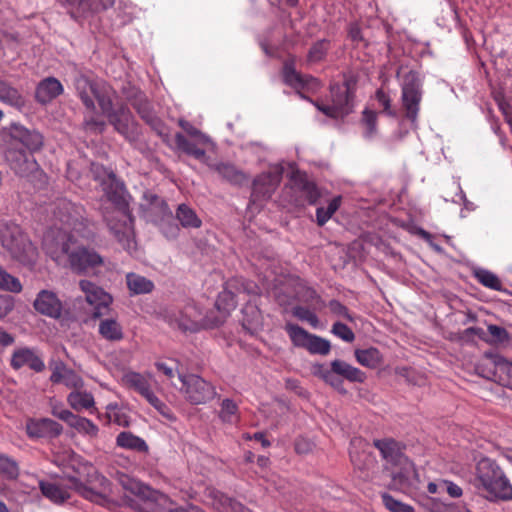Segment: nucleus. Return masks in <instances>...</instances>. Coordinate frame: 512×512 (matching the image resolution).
I'll list each match as a JSON object with an SVG mask.
<instances>
[{"label":"nucleus","instance_id":"13d9d810","mask_svg":"<svg viewBox=\"0 0 512 512\" xmlns=\"http://www.w3.org/2000/svg\"><path fill=\"white\" fill-rule=\"evenodd\" d=\"M84 126L87 131L93 133H102L105 129L106 124L104 121L95 118L93 115H86Z\"/></svg>","mask_w":512,"mask_h":512},{"label":"nucleus","instance_id":"412c9836","mask_svg":"<svg viewBox=\"0 0 512 512\" xmlns=\"http://www.w3.org/2000/svg\"><path fill=\"white\" fill-rule=\"evenodd\" d=\"M26 431L31 438L55 437L61 434L62 426L49 418L31 419L26 424Z\"/></svg>","mask_w":512,"mask_h":512},{"label":"nucleus","instance_id":"58836bf2","mask_svg":"<svg viewBox=\"0 0 512 512\" xmlns=\"http://www.w3.org/2000/svg\"><path fill=\"white\" fill-rule=\"evenodd\" d=\"M0 290L12 293H19L22 291V284L20 280L8 273L0 266Z\"/></svg>","mask_w":512,"mask_h":512},{"label":"nucleus","instance_id":"6e6d98bb","mask_svg":"<svg viewBox=\"0 0 512 512\" xmlns=\"http://www.w3.org/2000/svg\"><path fill=\"white\" fill-rule=\"evenodd\" d=\"M135 108L137 109L138 113L141 115V117L148 122L149 124L156 126L158 124V119L154 115V113L151 111L149 104L145 101L144 103L139 102L135 103Z\"/></svg>","mask_w":512,"mask_h":512},{"label":"nucleus","instance_id":"09e8293b","mask_svg":"<svg viewBox=\"0 0 512 512\" xmlns=\"http://www.w3.org/2000/svg\"><path fill=\"white\" fill-rule=\"evenodd\" d=\"M292 313L299 320L308 322L314 328L319 324L317 315L305 307L296 306L293 308Z\"/></svg>","mask_w":512,"mask_h":512},{"label":"nucleus","instance_id":"ddd939ff","mask_svg":"<svg viewBox=\"0 0 512 512\" xmlns=\"http://www.w3.org/2000/svg\"><path fill=\"white\" fill-rule=\"evenodd\" d=\"M167 319L170 325L184 331H197L209 325L200 309L193 304L187 305L183 310L171 311Z\"/></svg>","mask_w":512,"mask_h":512},{"label":"nucleus","instance_id":"f704fd0d","mask_svg":"<svg viewBox=\"0 0 512 512\" xmlns=\"http://www.w3.org/2000/svg\"><path fill=\"white\" fill-rule=\"evenodd\" d=\"M176 217L185 228H199L202 223L195 211L186 204L178 206Z\"/></svg>","mask_w":512,"mask_h":512},{"label":"nucleus","instance_id":"5fc2aeb1","mask_svg":"<svg viewBox=\"0 0 512 512\" xmlns=\"http://www.w3.org/2000/svg\"><path fill=\"white\" fill-rule=\"evenodd\" d=\"M158 412H160L162 415H164L165 417L169 418L171 415H170V411L167 407V405L162 402L155 394L152 390H150L148 393H146L144 396H143Z\"/></svg>","mask_w":512,"mask_h":512},{"label":"nucleus","instance_id":"9d476101","mask_svg":"<svg viewBox=\"0 0 512 512\" xmlns=\"http://www.w3.org/2000/svg\"><path fill=\"white\" fill-rule=\"evenodd\" d=\"M285 331L294 346L304 348L311 354L327 355L331 350L329 340L311 334L296 324L287 323Z\"/></svg>","mask_w":512,"mask_h":512},{"label":"nucleus","instance_id":"4c0bfd02","mask_svg":"<svg viewBox=\"0 0 512 512\" xmlns=\"http://www.w3.org/2000/svg\"><path fill=\"white\" fill-rule=\"evenodd\" d=\"M215 305L217 309L223 313V315H227L230 311L235 309L237 305L235 294L227 288L224 289L218 295Z\"/></svg>","mask_w":512,"mask_h":512},{"label":"nucleus","instance_id":"680f3d73","mask_svg":"<svg viewBox=\"0 0 512 512\" xmlns=\"http://www.w3.org/2000/svg\"><path fill=\"white\" fill-rule=\"evenodd\" d=\"M14 308V300L11 296L0 295V319L4 318Z\"/></svg>","mask_w":512,"mask_h":512},{"label":"nucleus","instance_id":"8fccbe9b","mask_svg":"<svg viewBox=\"0 0 512 512\" xmlns=\"http://www.w3.org/2000/svg\"><path fill=\"white\" fill-rule=\"evenodd\" d=\"M329 42L327 40H320L315 43L309 50L308 59L311 62H318L322 60L328 50Z\"/></svg>","mask_w":512,"mask_h":512},{"label":"nucleus","instance_id":"20e7f679","mask_svg":"<svg viewBox=\"0 0 512 512\" xmlns=\"http://www.w3.org/2000/svg\"><path fill=\"white\" fill-rule=\"evenodd\" d=\"M374 445L386 464L393 468L390 488L415 495L420 489L419 474L414 464L401 452L398 443L393 439H384L375 441Z\"/></svg>","mask_w":512,"mask_h":512},{"label":"nucleus","instance_id":"39448f33","mask_svg":"<svg viewBox=\"0 0 512 512\" xmlns=\"http://www.w3.org/2000/svg\"><path fill=\"white\" fill-rule=\"evenodd\" d=\"M103 191L107 198L118 206L111 219L107 218V224L121 246L132 253L136 249V241L133 231V219L125 207L124 185L118 181L114 174L109 173L107 180L102 182Z\"/></svg>","mask_w":512,"mask_h":512},{"label":"nucleus","instance_id":"7ed1b4c3","mask_svg":"<svg viewBox=\"0 0 512 512\" xmlns=\"http://www.w3.org/2000/svg\"><path fill=\"white\" fill-rule=\"evenodd\" d=\"M8 148L5 151V158L11 169L20 176H28L37 170L38 164L34 157L24 150L18 149L22 145L33 152L41 148L43 144L42 135L35 130H28L20 124H11L7 129Z\"/></svg>","mask_w":512,"mask_h":512},{"label":"nucleus","instance_id":"a211bd4d","mask_svg":"<svg viewBox=\"0 0 512 512\" xmlns=\"http://www.w3.org/2000/svg\"><path fill=\"white\" fill-rule=\"evenodd\" d=\"M349 454L354 467L363 472L369 471L376 462L368 443L360 437L351 440Z\"/></svg>","mask_w":512,"mask_h":512},{"label":"nucleus","instance_id":"603ef678","mask_svg":"<svg viewBox=\"0 0 512 512\" xmlns=\"http://www.w3.org/2000/svg\"><path fill=\"white\" fill-rule=\"evenodd\" d=\"M145 198L148 201V204H149L148 209L151 212L159 210V213L162 215L171 214V212L168 209L167 204L157 195L148 194V195H145Z\"/></svg>","mask_w":512,"mask_h":512},{"label":"nucleus","instance_id":"e2e57ef3","mask_svg":"<svg viewBox=\"0 0 512 512\" xmlns=\"http://www.w3.org/2000/svg\"><path fill=\"white\" fill-rule=\"evenodd\" d=\"M68 370L66 365L62 362H59L55 365L52 370V374L50 376V380L53 383H62L64 380V374Z\"/></svg>","mask_w":512,"mask_h":512},{"label":"nucleus","instance_id":"393cba45","mask_svg":"<svg viewBox=\"0 0 512 512\" xmlns=\"http://www.w3.org/2000/svg\"><path fill=\"white\" fill-rule=\"evenodd\" d=\"M210 168L217 172L222 178L234 185H241L248 180V177L241 170L230 163H217L210 165Z\"/></svg>","mask_w":512,"mask_h":512},{"label":"nucleus","instance_id":"9b49d317","mask_svg":"<svg viewBox=\"0 0 512 512\" xmlns=\"http://www.w3.org/2000/svg\"><path fill=\"white\" fill-rule=\"evenodd\" d=\"M282 174L283 167L276 164L270 166L267 172L259 175L253 182L251 203L255 205L269 199L280 184Z\"/></svg>","mask_w":512,"mask_h":512},{"label":"nucleus","instance_id":"a18cd8bd","mask_svg":"<svg viewBox=\"0 0 512 512\" xmlns=\"http://www.w3.org/2000/svg\"><path fill=\"white\" fill-rule=\"evenodd\" d=\"M475 276L484 286L494 290L501 289V282L494 273L485 269H479L475 272Z\"/></svg>","mask_w":512,"mask_h":512},{"label":"nucleus","instance_id":"cd10ccee","mask_svg":"<svg viewBox=\"0 0 512 512\" xmlns=\"http://www.w3.org/2000/svg\"><path fill=\"white\" fill-rule=\"evenodd\" d=\"M98 332L102 338L108 341H120L124 337L121 324L114 318L102 319L99 323Z\"/></svg>","mask_w":512,"mask_h":512},{"label":"nucleus","instance_id":"72a5a7b5","mask_svg":"<svg viewBox=\"0 0 512 512\" xmlns=\"http://www.w3.org/2000/svg\"><path fill=\"white\" fill-rule=\"evenodd\" d=\"M283 78L287 85L295 89L303 88L308 85L309 81H314L312 78L304 77L297 73L293 62L285 63L283 68Z\"/></svg>","mask_w":512,"mask_h":512},{"label":"nucleus","instance_id":"79ce46f5","mask_svg":"<svg viewBox=\"0 0 512 512\" xmlns=\"http://www.w3.org/2000/svg\"><path fill=\"white\" fill-rule=\"evenodd\" d=\"M107 416L111 422L119 426L127 427L130 424V417L127 411L116 404L107 406Z\"/></svg>","mask_w":512,"mask_h":512},{"label":"nucleus","instance_id":"423d86ee","mask_svg":"<svg viewBox=\"0 0 512 512\" xmlns=\"http://www.w3.org/2000/svg\"><path fill=\"white\" fill-rule=\"evenodd\" d=\"M473 486L490 502L512 500V484L503 469L492 459H480L475 468Z\"/></svg>","mask_w":512,"mask_h":512},{"label":"nucleus","instance_id":"37998d69","mask_svg":"<svg viewBox=\"0 0 512 512\" xmlns=\"http://www.w3.org/2000/svg\"><path fill=\"white\" fill-rule=\"evenodd\" d=\"M381 499L384 506L390 512H415L414 508L411 505L395 499L388 493H382Z\"/></svg>","mask_w":512,"mask_h":512},{"label":"nucleus","instance_id":"0e129e2a","mask_svg":"<svg viewBox=\"0 0 512 512\" xmlns=\"http://www.w3.org/2000/svg\"><path fill=\"white\" fill-rule=\"evenodd\" d=\"M175 143L180 150L187 153L188 155L190 154L191 150L196 147L194 143L190 142L180 133L175 135Z\"/></svg>","mask_w":512,"mask_h":512},{"label":"nucleus","instance_id":"4468645a","mask_svg":"<svg viewBox=\"0 0 512 512\" xmlns=\"http://www.w3.org/2000/svg\"><path fill=\"white\" fill-rule=\"evenodd\" d=\"M332 104H317V108L332 118H342L352 110V104L347 86L334 85L330 90Z\"/></svg>","mask_w":512,"mask_h":512},{"label":"nucleus","instance_id":"2f4dec72","mask_svg":"<svg viewBox=\"0 0 512 512\" xmlns=\"http://www.w3.org/2000/svg\"><path fill=\"white\" fill-rule=\"evenodd\" d=\"M116 444L125 449L135 450L138 452H147L148 445L144 439L132 434L131 432H121L116 438Z\"/></svg>","mask_w":512,"mask_h":512},{"label":"nucleus","instance_id":"bb28decb","mask_svg":"<svg viewBox=\"0 0 512 512\" xmlns=\"http://www.w3.org/2000/svg\"><path fill=\"white\" fill-rule=\"evenodd\" d=\"M331 368L334 372H336L337 375L345 378L350 382L362 383L366 378L363 371L343 360H333L331 362Z\"/></svg>","mask_w":512,"mask_h":512},{"label":"nucleus","instance_id":"052dcab7","mask_svg":"<svg viewBox=\"0 0 512 512\" xmlns=\"http://www.w3.org/2000/svg\"><path fill=\"white\" fill-rule=\"evenodd\" d=\"M442 490L452 498H460L463 494L462 488L456 483L442 479Z\"/></svg>","mask_w":512,"mask_h":512},{"label":"nucleus","instance_id":"4be33fe9","mask_svg":"<svg viewBox=\"0 0 512 512\" xmlns=\"http://www.w3.org/2000/svg\"><path fill=\"white\" fill-rule=\"evenodd\" d=\"M62 92L63 86L60 81L54 77H48L38 84L36 89V99L38 102L46 104L62 94Z\"/></svg>","mask_w":512,"mask_h":512},{"label":"nucleus","instance_id":"3c124183","mask_svg":"<svg viewBox=\"0 0 512 512\" xmlns=\"http://www.w3.org/2000/svg\"><path fill=\"white\" fill-rule=\"evenodd\" d=\"M179 125L182 129L190 136L197 138L198 142L201 144H209L211 142L210 138L202 133L199 129L194 127L191 123L185 120H180Z\"/></svg>","mask_w":512,"mask_h":512},{"label":"nucleus","instance_id":"0eeeda50","mask_svg":"<svg viewBox=\"0 0 512 512\" xmlns=\"http://www.w3.org/2000/svg\"><path fill=\"white\" fill-rule=\"evenodd\" d=\"M0 243L12 258L22 263H30L36 257V248L16 223L0 222Z\"/></svg>","mask_w":512,"mask_h":512},{"label":"nucleus","instance_id":"f03ea898","mask_svg":"<svg viewBox=\"0 0 512 512\" xmlns=\"http://www.w3.org/2000/svg\"><path fill=\"white\" fill-rule=\"evenodd\" d=\"M60 465L64 468L66 478L71 482V489L97 504L104 505L107 502L110 482L91 463L74 452H68L67 459Z\"/></svg>","mask_w":512,"mask_h":512},{"label":"nucleus","instance_id":"1a4fd4ad","mask_svg":"<svg viewBox=\"0 0 512 512\" xmlns=\"http://www.w3.org/2000/svg\"><path fill=\"white\" fill-rule=\"evenodd\" d=\"M181 382L180 391L192 404H204L212 400L216 394L215 388L206 380L195 374H178Z\"/></svg>","mask_w":512,"mask_h":512},{"label":"nucleus","instance_id":"a19ab883","mask_svg":"<svg viewBox=\"0 0 512 512\" xmlns=\"http://www.w3.org/2000/svg\"><path fill=\"white\" fill-rule=\"evenodd\" d=\"M19 475V468L17 463L10 457L0 454V476L12 480L16 479Z\"/></svg>","mask_w":512,"mask_h":512},{"label":"nucleus","instance_id":"7c9ffc66","mask_svg":"<svg viewBox=\"0 0 512 512\" xmlns=\"http://www.w3.org/2000/svg\"><path fill=\"white\" fill-rule=\"evenodd\" d=\"M355 358L357 362L367 368H376L383 362V356L377 348L356 349Z\"/></svg>","mask_w":512,"mask_h":512},{"label":"nucleus","instance_id":"6e6552de","mask_svg":"<svg viewBox=\"0 0 512 512\" xmlns=\"http://www.w3.org/2000/svg\"><path fill=\"white\" fill-rule=\"evenodd\" d=\"M75 88L81 101L90 113L95 112V101L98 102L102 113H106L110 110L112 100L108 90L104 86L100 87L97 83L91 82L85 76H79L75 81Z\"/></svg>","mask_w":512,"mask_h":512},{"label":"nucleus","instance_id":"a878e982","mask_svg":"<svg viewBox=\"0 0 512 512\" xmlns=\"http://www.w3.org/2000/svg\"><path fill=\"white\" fill-rule=\"evenodd\" d=\"M122 384L144 396L151 390L150 376L129 371L122 376Z\"/></svg>","mask_w":512,"mask_h":512},{"label":"nucleus","instance_id":"6ab92c4d","mask_svg":"<svg viewBox=\"0 0 512 512\" xmlns=\"http://www.w3.org/2000/svg\"><path fill=\"white\" fill-rule=\"evenodd\" d=\"M37 312L50 318L58 319L62 315V302L56 293L50 290H41L33 303Z\"/></svg>","mask_w":512,"mask_h":512},{"label":"nucleus","instance_id":"473e14b6","mask_svg":"<svg viewBox=\"0 0 512 512\" xmlns=\"http://www.w3.org/2000/svg\"><path fill=\"white\" fill-rule=\"evenodd\" d=\"M0 102L10 106L23 105V97L17 88L0 78Z\"/></svg>","mask_w":512,"mask_h":512},{"label":"nucleus","instance_id":"49530a36","mask_svg":"<svg viewBox=\"0 0 512 512\" xmlns=\"http://www.w3.org/2000/svg\"><path fill=\"white\" fill-rule=\"evenodd\" d=\"M331 333L347 343H351L355 339L354 332L341 322H335L332 325Z\"/></svg>","mask_w":512,"mask_h":512},{"label":"nucleus","instance_id":"f3484780","mask_svg":"<svg viewBox=\"0 0 512 512\" xmlns=\"http://www.w3.org/2000/svg\"><path fill=\"white\" fill-rule=\"evenodd\" d=\"M290 189L294 193L293 201L297 205H303L305 202L314 204L320 196L315 184L308 181L304 175L300 174H296L292 178Z\"/></svg>","mask_w":512,"mask_h":512},{"label":"nucleus","instance_id":"f8f14e48","mask_svg":"<svg viewBox=\"0 0 512 512\" xmlns=\"http://www.w3.org/2000/svg\"><path fill=\"white\" fill-rule=\"evenodd\" d=\"M79 287L85 295L86 302L93 308V317L107 315L113 302L112 296L89 280H81Z\"/></svg>","mask_w":512,"mask_h":512},{"label":"nucleus","instance_id":"c85d7f7f","mask_svg":"<svg viewBox=\"0 0 512 512\" xmlns=\"http://www.w3.org/2000/svg\"><path fill=\"white\" fill-rule=\"evenodd\" d=\"M67 402L76 411L91 410L95 406L93 395L82 389L73 390L67 396Z\"/></svg>","mask_w":512,"mask_h":512},{"label":"nucleus","instance_id":"aec40b11","mask_svg":"<svg viewBox=\"0 0 512 512\" xmlns=\"http://www.w3.org/2000/svg\"><path fill=\"white\" fill-rule=\"evenodd\" d=\"M10 364L15 370H19L25 366L35 372H42L45 369V363L39 357L36 350L28 347L16 349L12 353Z\"/></svg>","mask_w":512,"mask_h":512},{"label":"nucleus","instance_id":"c9c22d12","mask_svg":"<svg viewBox=\"0 0 512 512\" xmlns=\"http://www.w3.org/2000/svg\"><path fill=\"white\" fill-rule=\"evenodd\" d=\"M362 134L366 140H372L377 135V114L369 109H365L361 119Z\"/></svg>","mask_w":512,"mask_h":512},{"label":"nucleus","instance_id":"e433bc0d","mask_svg":"<svg viewBox=\"0 0 512 512\" xmlns=\"http://www.w3.org/2000/svg\"><path fill=\"white\" fill-rule=\"evenodd\" d=\"M69 426L74 428L78 433L91 438L96 437L99 432L98 426L91 420L77 415H75Z\"/></svg>","mask_w":512,"mask_h":512},{"label":"nucleus","instance_id":"c03bdc74","mask_svg":"<svg viewBox=\"0 0 512 512\" xmlns=\"http://www.w3.org/2000/svg\"><path fill=\"white\" fill-rule=\"evenodd\" d=\"M120 483L124 489L132 492L135 495H139L141 497L148 496L149 488L135 479L123 475L120 478Z\"/></svg>","mask_w":512,"mask_h":512},{"label":"nucleus","instance_id":"4d7b16f0","mask_svg":"<svg viewBox=\"0 0 512 512\" xmlns=\"http://www.w3.org/2000/svg\"><path fill=\"white\" fill-rule=\"evenodd\" d=\"M328 307L330 311L335 314L338 317H342L350 322H352L354 319L352 315L349 313L347 307H345L343 304H341L337 300H332L329 302Z\"/></svg>","mask_w":512,"mask_h":512},{"label":"nucleus","instance_id":"338daca9","mask_svg":"<svg viewBox=\"0 0 512 512\" xmlns=\"http://www.w3.org/2000/svg\"><path fill=\"white\" fill-rule=\"evenodd\" d=\"M324 381L327 384L331 385L336 390L341 391L343 393L346 392L345 389L343 388V381L339 378V375H337L336 372L333 371L332 368L331 373Z\"/></svg>","mask_w":512,"mask_h":512},{"label":"nucleus","instance_id":"bf43d9fd","mask_svg":"<svg viewBox=\"0 0 512 512\" xmlns=\"http://www.w3.org/2000/svg\"><path fill=\"white\" fill-rule=\"evenodd\" d=\"M496 369L501 377L506 376V385L512 389V363L502 360L497 363Z\"/></svg>","mask_w":512,"mask_h":512},{"label":"nucleus","instance_id":"69168bd1","mask_svg":"<svg viewBox=\"0 0 512 512\" xmlns=\"http://www.w3.org/2000/svg\"><path fill=\"white\" fill-rule=\"evenodd\" d=\"M52 414L55 417L65 421L68 425H70V423L75 417V414H73L70 410L58 407H53Z\"/></svg>","mask_w":512,"mask_h":512},{"label":"nucleus","instance_id":"ea45409f","mask_svg":"<svg viewBox=\"0 0 512 512\" xmlns=\"http://www.w3.org/2000/svg\"><path fill=\"white\" fill-rule=\"evenodd\" d=\"M219 416L223 422L235 424L239 419L236 403L230 399L223 400Z\"/></svg>","mask_w":512,"mask_h":512},{"label":"nucleus","instance_id":"864d4df0","mask_svg":"<svg viewBox=\"0 0 512 512\" xmlns=\"http://www.w3.org/2000/svg\"><path fill=\"white\" fill-rule=\"evenodd\" d=\"M66 387L71 389H82L84 387V381L75 371L72 369L66 370L64 374V380L62 382Z\"/></svg>","mask_w":512,"mask_h":512},{"label":"nucleus","instance_id":"f257e3e1","mask_svg":"<svg viewBox=\"0 0 512 512\" xmlns=\"http://www.w3.org/2000/svg\"><path fill=\"white\" fill-rule=\"evenodd\" d=\"M54 224L44 237V248L61 267L83 274L103 264V258L85 245L93 238L84 208L67 199H59L53 208Z\"/></svg>","mask_w":512,"mask_h":512},{"label":"nucleus","instance_id":"2eb2a0df","mask_svg":"<svg viewBox=\"0 0 512 512\" xmlns=\"http://www.w3.org/2000/svg\"><path fill=\"white\" fill-rule=\"evenodd\" d=\"M402 101L406 109V116L412 121V123L416 122L419 103L421 101V92L414 73H409L403 83Z\"/></svg>","mask_w":512,"mask_h":512},{"label":"nucleus","instance_id":"dca6fc26","mask_svg":"<svg viewBox=\"0 0 512 512\" xmlns=\"http://www.w3.org/2000/svg\"><path fill=\"white\" fill-rule=\"evenodd\" d=\"M114 126L115 130L127 139H131L136 132V124L129 109L120 105L116 109L111 106L110 110L103 113Z\"/></svg>","mask_w":512,"mask_h":512},{"label":"nucleus","instance_id":"b1692460","mask_svg":"<svg viewBox=\"0 0 512 512\" xmlns=\"http://www.w3.org/2000/svg\"><path fill=\"white\" fill-rule=\"evenodd\" d=\"M39 487L43 496L54 504H63L70 498L69 490L58 485L57 483L50 481H40Z\"/></svg>","mask_w":512,"mask_h":512},{"label":"nucleus","instance_id":"c756f323","mask_svg":"<svg viewBox=\"0 0 512 512\" xmlns=\"http://www.w3.org/2000/svg\"><path fill=\"white\" fill-rule=\"evenodd\" d=\"M126 283L133 295L147 294L154 289V283L150 279L133 272L126 275Z\"/></svg>","mask_w":512,"mask_h":512},{"label":"nucleus","instance_id":"5701e85b","mask_svg":"<svg viewBox=\"0 0 512 512\" xmlns=\"http://www.w3.org/2000/svg\"><path fill=\"white\" fill-rule=\"evenodd\" d=\"M209 496L212 499V505L219 512H251L241 503L234 501L220 491L211 490Z\"/></svg>","mask_w":512,"mask_h":512},{"label":"nucleus","instance_id":"de8ad7c7","mask_svg":"<svg viewBox=\"0 0 512 512\" xmlns=\"http://www.w3.org/2000/svg\"><path fill=\"white\" fill-rule=\"evenodd\" d=\"M431 512H471L465 505L443 503L433 499Z\"/></svg>","mask_w":512,"mask_h":512},{"label":"nucleus","instance_id":"774afa93","mask_svg":"<svg viewBox=\"0 0 512 512\" xmlns=\"http://www.w3.org/2000/svg\"><path fill=\"white\" fill-rule=\"evenodd\" d=\"M376 99L379 102V104L384 108L385 112H387L390 115L393 114L390 111V98L386 93H384L382 90H378L376 92Z\"/></svg>","mask_w":512,"mask_h":512}]
</instances>
